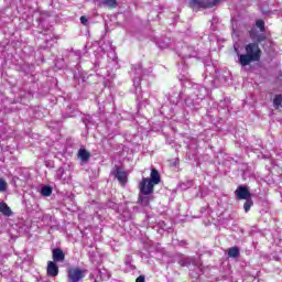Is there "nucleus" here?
<instances>
[{
    "instance_id": "obj_1",
    "label": "nucleus",
    "mask_w": 282,
    "mask_h": 282,
    "mask_svg": "<svg viewBox=\"0 0 282 282\" xmlns=\"http://www.w3.org/2000/svg\"><path fill=\"white\" fill-rule=\"evenodd\" d=\"M246 54H239V63L242 67L250 65V63H259L261 61V48L258 43H249L245 46Z\"/></svg>"
},
{
    "instance_id": "obj_2",
    "label": "nucleus",
    "mask_w": 282,
    "mask_h": 282,
    "mask_svg": "<svg viewBox=\"0 0 282 282\" xmlns=\"http://www.w3.org/2000/svg\"><path fill=\"white\" fill-rule=\"evenodd\" d=\"M68 282H78L85 279V270L75 267L67 270Z\"/></svg>"
},
{
    "instance_id": "obj_3",
    "label": "nucleus",
    "mask_w": 282,
    "mask_h": 282,
    "mask_svg": "<svg viewBox=\"0 0 282 282\" xmlns=\"http://www.w3.org/2000/svg\"><path fill=\"white\" fill-rule=\"evenodd\" d=\"M154 184L153 182H151V178H142L141 182L139 183V188L142 193V195H151V193H153V188H154Z\"/></svg>"
},
{
    "instance_id": "obj_4",
    "label": "nucleus",
    "mask_w": 282,
    "mask_h": 282,
    "mask_svg": "<svg viewBox=\"0 0 282 282\" xmlns=\"http://www.w3.org/2000/svg\"><path fill=\"white\" fill-rule=\"evenodd\" d=\"M219 3V0H192L191 7L192 8H213L214 6H217Z\"/></svg>"
},
{
    "instance_id": "obj_5",
    "label": "nucleus",
    "mask_w": 282,
    "mask_h": 282,
    "mask_svg": "<svg viewBox=\"0 0 282 282\" xmlns=\"http://www.w3.org/2000/svg\"><path fill=\"white\" fill-rule=\"evenodd\" d=\"M235 195L238 199H250V191L246 186H238Z\"/></svg>"
},
{
    "instance_id": "obj_6",
    "label": "nucleus",
    "mask_w": 282,
    "mask_h": 282,
    "mask_svg": "<svg viewBox=\"0 0 282 282\" xmlns=\"http://www.w3.org/2000/svg\"><path fill=\"white\" fill-rule=\"evenodd\" d=\"M53 263H61L65 261V252L61 248L53 249L52 251Z\"/></svg>"
},
{
    "instance_id": "obj_7",
    "label": "nucleus",
    "mask_w": 282,
    "mask_h": 282,
    "mask_svg": "<svg viewBox=\"0 0 282 282\" xmlns=\"http://www.w3.org/2000/svg\"><path fill=\"white\" fill-rule=\"evenodd\" d=\"M46 272L48 276H58V265L54 261H48Z\"/></svg>"
},
{
    "instance_id": "obj_8",
    "label": "nucleus",
    "mask_w": 282,
    "mask_h": 282,
    "mask_svg": "<svg viewBox=\"0 0 282 282\" xmlns=\"http://www.w3.org/2000/svg\"><path fill=\"white\" fill-rule=\"evenodd\" d=\"M78 158L79 160H82V162H89V158H91V153H89V151H87L86 149H79Z\"/></svg>"
},
{
    "instance_id": "obj_9",
    "label": "nucleus",
    "mask_w": 282,
    "mask_h": 282,
    "mask_svg": "<svg viewBox=\"0 0 282 282\" xmlns=\"http://www.w3.org/2000/svg\"><path fill=\"white\" fill-rule=\"evenodd\" d=\"M150 182H152V184L155 186V185H158V184H160V182H161V177H160V173L158 172V170H155V169H153L152 171H151V175H150Z\"/></svg>"
},
{
    "instance_id": "obj_10",
    "label": "nucleus",
    "mask_w": 282,
    "mask_h": 282,
    "mask_svg": "<svg viewBox=\"0 0 282 282\" xmlns=\"http://www.w3.org/2000/svg\"><path fill=\"white\" fill-rule=\"evenodd\" d=\"M0 213H2V215H4L6 217H11L12 209H10V207L8 206V204H6V202L0 200Z\"/></svg>"
},
{
    "instance_id": "obj_11",
    "label": "nucleus",
    "mask_w": 282,
    "mask_h": 282,
    "mask_svg": "<svg viewBox=\"0 0 282 282\" xmlns=\"http://www.w3.org/2000/svg\"><path fill=\"white\" fill-rule=\"evenodd\" d=\"M116 177L120 182V184H122V185L127 184V177H128L127 172L117 171Z\"/></svg>"
},
{
    "instance_id": "obj_12",
    "label": "nucleus",
    "mask_w": 282,
    "mask_h": 282,
    "mask_svg": "<svg viewBox=\"0 0 282 282\" xmlns=\"http://www.w3.org/2000/svg\"><path fill=\"white\" fill-rule=\"evenodd\" d=\"M273 107H274V109H281V107H282V96L281 95H276L274 97Z\"/></svg>"
},
{
    "instance_id": "obj_13",
    "label": "nucleus",
    "mask_w": 282,
    "mask_h": 282,
    "mask_svg": "<svg viewBox=\"0 0 282 282\" xmlns=\"http://www.w3.org/2000/svg\"><path fill=\"white\" fill-rule=\"evenodd\" d=\"M228 257H231L232 259L239 257V248H237V247L229 248Z\"/></svg>"
},
{
    "instance_id": "obj_14",
    "label": "nucleus",
    "mask_w": 282,
    "mask_h": 282,
    "mask_svg": "<svg viewBox=\"0 0 282 282\" xmlns=\"http://www.w3.org/2000/svg\"><path fill=\"white\" fill-rule=\"evenodd\" d=\"M253 204L252 198H247L243 205L245 213H248L250 208H252Z\"/></svg>"
},
{
    "instance_id": "obj_15",
    "label": "nucleus",
    "mask_w": 282,
    "mask_h": 282,
    "mask_svg": "<svg viewBox=\"0 0 282 282\" xmlns=\"http://www.w3.org/2000/svg\"><path fill=\"white\" fill-rule=\"evenodd\" d=\"M42 195L44 197H50V195H52V187L50 186H44L42 187V191H41Z\"/></svg>"
},
{
    "instance_id": "obj_16",
    "label": "nucleus",
    "mask_w": 282,
    "mask_h": 282,
    "mask_svg": "<svg viewBox=\"0 0 282 282\" xmlns=\"http://www.w3.org/2000/svg\"><path fill=\"white\" fill-rule=\"evenodd\" d=\"M8 191V182L6 180L0 178V193H6Z\"/></svg>"
},
{
    "instance_id": "obj_17",
    "label": "nucleus",
    "mask_w": 282,
    "mask_h": 282,
    "mask_svg": "<svg viewBox=\"0 0 282 282\" xmlns=\"http://www.w3.org/2000/svg\"><path fill=\"white\" fill-rule=\"evenodd\" d=\"M256 25L261 30V32H263V28H265V22H263V20H258L256 21Z\"/></svg>"
},
{
    "instance_id": "obj_18",
    "label": "nucleus",
    "mask_w": 282,
    "mask_h": 282,
    "mask_svg": "<svg viewBox=\"0 0 282 282\" xmlns=\"http://www.w3.org/2000/svg\"><path fill=\"white\" fill-rule=\"evenodd\" d=\"M106 6H109L110 8H116L117 2L116 0H105Z\"/></svg>"
},
{
    "instance_id": "obj_19",
    "label": "nucleus",
    "mask_w": 282,
    "mask_h": 282,
    "mask_svg": "<svg viewBox=\"0 0 282 282\" xmlns=\"http://www.w3.org/2000/svg\"><path fill=\"white\" fill-rule=\"evenodd\" d=\"M141 204H143V206H149V198L141 197Z\"/></svg>"
},
{
    "instance_id": "obj_20",
    "label": "nucleus",
    "mask_w": 282,
    "mask_h": 282,
    "mask_svg": "<svg viewBox=\"0 0 282 282\" xmlns=\"http://www.w3.org/2000/svg\"><path fill=\"white\" fill-rule=\"evenodd\" d=\"M80 23H83V25H86V23H87V18H86L85 15H83V17L80 18Z\"/></svg>"
},
{
    "instance_id": "obj_21",
    "label": "nucleus",
    "mask_w": 282,
    "mask_h": 282,
    "mask_svg": "<svg viewBox=\"0 0 282 282\" xmlns=\"http://www.w3.org/2000/svg\"><path fill=\"white\" fill-rule=\"evenodd\" d=\"M135 282H144V275H140L137 278Z\"/></svg>"
}]
</instances>
